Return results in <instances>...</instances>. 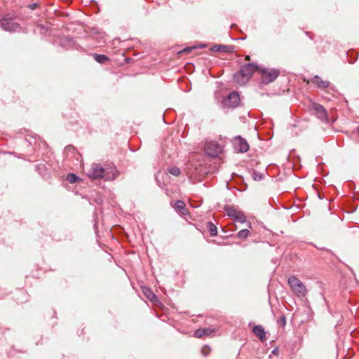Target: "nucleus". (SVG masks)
<instances>
[{"label":"nucleus","instance_id":"f257e3e1","mask_svg":"<svg viewBox=\"0 0 359 359\" xmlns=\"http://www.w3.org/2000/svg\"><path fill=\"white\" fill-rule=\"evenodd\" d=\"M86 172L88 177L96 180L101 178L105 180H114L118 175L116 168L110 163H93L89 168H86Z\"/></svg>","mask_w":359,"mask_h":359},{"label":"nucleus","instance_id":"f03ea898","mask_svg":"<svg viewBox=\"0 0 359 359\" xmlns=\"http://www.w3.org/2000/svg\"><path fill=\"white\" fill-rule=\"evenodd\" d=\"M259 69V67L253 63L244 65L240 71L234 74L233 79L239 85H244L249 81L252 74Z\"/></svg>","mask_w":359,"mask_h":359},{"label":"nucleus","instance_id":"7ed1b4c3","mask_svg":"<svg viewBox=\"0 0 359 359\" xmlns=\"http://www.w3.org/2000/svg\"><path fill=\"white\" fill-rule=\"evenodd\" d=\"M288 284L292 291L299 297H304L307 290L304 284L296 276H291L288 279Z\"/></svg>","mask_w":359,"mask_h":359},{"label":"nucleus","instance_id":"20e7f679","mask_svg":"<svg viewBox=\"0 0 359 359\" xmlns=\"http://www.w3.org/2000/svg\"><path fill=\"white\" fill-rule=\"evenodd\" d=\"M262 83L269 84L274 81L280 74V71L273 68L259 67Z\"/></svg>","mask_w":359,"mask_h":359},{"label":"nucleus","instance_id":"39448f33","mask_svg":"<svg viewBox=\"0 0 359 359\" xmlns=\"http://www.w3.org/2000/svg\"><path fill=\"white\" fill-rule=\"evenodd\" d=\"M224 210L226 212L227 215L231 217L235 222L246 223L248 228H252L251 223L246 222V217L242 211L233 206L229 205L224 207Z\"/></svg>","mask_w":359,"mask_h":359},{"label":"nucleus","instance_id":"423d86ee","mask_svg":"<svg viewBox=\"0 0 359 359\" xmlns=\"http://www.w3.org/2000/svg\"><path fill=\"white\" fill-rule=\"evenodd\" d=\"M0 27L7 32H15L20 28L18 23L8 18H0Z\"/></svg>","mask_w":359,"mask_h":359},{"label":"nucleus","instance_id":"0eeeda50","mask_svg":"<svg viewBox=\"0 0 359 359\" xmlns=\"http://www.w3.org/2000/svg\"><path fill=\"white\" fill-rule=\"evenodd\" d=\"M311 109L318 118L324 122H328L327 113L323 106L318 103H312Z\"/></svg>","mask_w":359,"mask_h":359},{"label":"nucleus","instance_id":"6e6552de","mask_svg":"<svg viewBox=\"0 0 359 359\" xmlns=\"http://www.w3.org/2000/svg\"><path fill=\"white\" fill-rule=\"evenodd\" d=\"M205 152L209 156L216 157L222 152V148L218 143L210 142L205 144Z\"/></svg>","mask_w":359,"mask_h":359},{"label":"nucleus","instance_id":"1a4fd4ad","mask_svg":"<svg viewBox=\"0 0 359 359\" xmlns=\"http://www.w3.org/2000/svg\"><path fill=\"white\" fill-rule=\"evenodd\" d=\"M234 149L240 153H245L249 149V144L246 140L241 136L235 137L233 140Z\"/></svg>","mask_w":359,"mask_h":359},{"label":"nucleus","instance_id":"9d476101","mask_svg":"<svg viewBox=\"0 0 359 359\" xmlns=\"http://www.w3.org/2000/svg\"><path fill=\"white\" fill-rule=\"evenodd\" d=\"M240 102L239 95L236 92H231L229 94L227 97L224 100V104L226 107L235 108Z\"/></svg>","mask_w":359,"mask_h":359},{"label":"nucleus","instance_id":"9b49d317","mask_svg":"<svg viewBox=\"0 0 359 359\" xmlns=\"http://www.w3.org/2000/svg\"><path fill=\"white\" fill-rule=\"evenodd\" d=\"M311 82L316 85L318 88L323 89L327 88L330 85V83L328 81L322 80L318 75L314 76L311 79Z\"/></svg>","mask_w":359,"mask_h":359},{"label":"nucleus","instance_id":"f8f14e48","mask_svg":"<svg viewBox=\"0 0 359 359\" xmlns=\"http://www.w3.org/2000/svg\"><path fill=\"white\" fill-rule=\"evenodd\" d=\"M253 333L259 337V339L262 341H265L266 340V332L264 329L261 325H255L253 328Z\"/></svg>","mask_w":359,"mask_h":359},{"label":"nucleus","instance_id":"ddd939ff","mask_svg":"<svg viewBox=\"0 0 359 359\" xmlns=\"http://www.w3.org/2000/svg\"><path fill=\"white\" fill-rule=\"evenodd\" d=\"M60 46L67 49L75 48V41L70 37H65L60 41Z\"/></svg>","mask_w":359,"mask_h":359},{"label":"nucleus","instance_id":"4468645a","mask_svg":"<svg viewBox=\"0 0 359 359\" xmlns=\"http://www.w3.org/2000/svg\"><path fill=\"white\" fill-rule=\"evenodd\" d=\"M174 208L177 210L179 212H180L182 215H187V210L186 208V205L184 201H177L175 202V204L173 205Z\"/></svg>","mask_w":359,"mask_h":359},{"label":"nucleus","instance_id":"2eb2a0df","mask_svg":"<svg viewBox=\"0 0 359 359\" xmlns=\"http://www.w3.org/2000/svg\"><path fill=\"white\" fill-rule=\"evenodd\" d=\"M213 332V330L210 328L198 329L195 332V336L197 337H202L203 336L210 335Z\"/></svg>","mask_w":359,"mask_h":359},{"label":"nucleus","instance_id":"dca6fc26","mask_svg":"<svg viewBox=\"0 0 359 359\" xmlns=\"http://www.w3.org/2000/svg\"><path fill=\"white\" fill-rule=\"evenodd\" d=\"M214 50L224 53H229L232 50V46L226 45H219L214 47Z\"/></svg>","mask_w":359,"mask_h":359},{"label":"nucleus","instance_id":"f3484780","mask_svg":"<svg viewBox=\"0 0 359 359\" xmlns=\"http://www.w3.org/2000/svg\"><path fill=\"white\" fill-rule=\"evenodd\" d=\"M93 57L97 62L100 64H103L109 60L105 55L102 54H94Z\"/></svg>","mask_w":359,"mask_h":359},{"label":"nucleus","instance_id":"a211bd4d","mask_svg":"<svg viewBox=\"0 0 359 359\" xmlns=\"http://www.w3.org/2000/svg\"><path fill=\"white\" fill-rule=\"evenodd\" d=\"M208 229L211 236H217V228L214 224L210 222H208Z\"/></svg>","mask_w":359,"mask_h":359},{"label":"nucleus","instance_id":"6ab92c4d","mask_svg":"<svg viewBox=\"0 0 359 359\" xmlns=\"http://www.w3.org/2000/svg\"><path fill=\"white\" fill-rule=\"evenodd\" d=\"M168 172L173 176H179L181 173L180 169L177 166H172L168 168Z\"/></svg>","mask_w":359,"mask_h":359},{"label":"nucleus","instance_id":"aec40b11","mask_svg":"<svg viewBox=\"0 0 359 359\" xmlns=\"http://www.w3.org/2000/svg\"><path fill=\"white\" fill-rule=\"evenodd\" d=\"M250 231L248 229H244L238 233L237 237L241 239H246L250 236Z\"/></svg>","mask_w":359,"mask_h":359},{"label":"nucleus","instance_id":"412c9836","mask_svg":"<svg viewBox=\"0 0 359 359\" xmlns=\"http://www.w3.org/2000/svg\"><path fill=\"white\" fill-rule=\"evenodd\" d=\"M79 179V177L74 173H69L67 177V180L72 184L76 182Z\"/></svg>","mask_w":359,"mask_h":359},{"label":"nucleus","instance_id":"4be33fe9","mask_svg":"<svg viewBox=\"0 0 359 359\" xmlns=\"http://www.w3.org/2000/svg\"><path fill=\"white\" fill-rule=\"evenodd\" d=\"M210 347L208 346V345H204L202 348H201V354L205 356V357H207L208 355H209L210 353Z\"/></svg>","mask_w":359,"mask_h":359},{"label":"nucleus","instance_id":"5701e85b","mask_svg":"<svg viewBox=\"0 0 359 359\" xmlns=\"http://www.w3.org/2000/svg\"><path fill=\"white\" fill-rule=\"evenodd\" d=\"M144 293L150 300H153V299L156 298V294L149 289H147V292H144Z\"/></svg>","mask_w":359,"mask_h":359},{"label":"nucleus","instance_id":"b1692460","mask_svg":"<svg viewBox=\"0 0 359 359\" xmlns=\"http://www.w3.org/2000/svg\"><path fill=\"white\" fill-rule=\"evenodd\" d=\"M278 324L281 327H285L286 325V318L284 315H282L278 320Z\"/></svg>","mask_w":359,"mask_h":359},{"label":"nucleus","instance_id":"393cba45","mask_svg":"<svg viewBox=\"0 0 359 359\" xmlns=\"http://www.w3.org/2000/svg\"><path fill=\"white\" fill-rule=\"evenodd\" d=\"M195 48H196V47H195V46L187 47V48H184V49L182 50V53H187L191 52L193 49H195Z\"/></svg>","mask_w":359,"mask_h":359},{"label":"nucleus","instance_id":"a878e982","mask_svg":"<svg viewBox=\"0 0 359 359\" xmlns=\"http://www.w3.org/2000/svg\"><path fill=\"white\" fill-rule=\"evenodd\" d=\"M30 8L34 9L36 7V4H33L29 6Z\"/></svg>","mask_w":359,"mask_h":359},{"label":"nucleus","instance_id":"bb28decb","mask_svg":"<svg viewBox=\"0 0 359 359\" xmlns=\"http://www.w3.org/2000/svg\"><path fill=\"white\" fill-rule=\"evenodd\" d=\"M276 352H278V349L277 348L273 349V351H272L273 353H276Z\"/></svg>","mask_w":359,"mask_h":359},{"label":"nucleus","instance_id":"cd10ccee","mask_svg":"<svg viewBox=\"0 0 359 359\" xmlns=\"http://www.w3.org/2000/svg\"><path fill=\"white\" fill-rule=\"evenodd\" d=\"M245 60H250V56H248H248H246Z\"/></svg>","mask_w":359,"mask_h":359},{"label":"nucleus","instance_id":"c85d7f7f","mask_svg":"<svg viewBox=\"0 0 359 359\" xmlns=\"http://www.w3.org/2000/svg\"><path fill=\"white\" fill-rule=\"evenodd\" d=\"M204 47H205V46H204V45H201V46H200V48H204Z\"/></svg>","mask_w":359,"mask_h":359},{"label":"nucleus","instance_id":"c756f323","mask_svg":"<svg viewBox=\"0 0 359 359\" xmlns=\"http://www.w3.org/2000/svg\"><path fill=\"white\" fill-rule=\"evenodd\" d=\"M357 132L359 134V126L357 128Z\"/></svg>","mask_w":359,"mask_h":359}]
</instances>
